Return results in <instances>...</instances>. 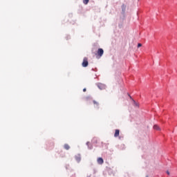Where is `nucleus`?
Masks as SVG:
<instances>
[{"label":"nucleus","mask_w":177,"mask_h":177,"mask_svg":"<svg viewBox=\"0 0 177 177\" xmlns=\"http://www.w3.org/2000/svg\"><path fill=\"white\" fill-rule=\"evenodd\" d=\"M103 53H104V50H103L102 48H98L97 51V57L100 59V57L103 56Z\"/></svg>","instance_id":"1"},{"label":"nucleus","mask_w":177,"mask_h":177,"mask_svg":"<svg viewBox=\"0 0 177 177\" xmlns=\"http://www.w3.org/2000/svg\"><path fill=\"white\" fill-rule=\"evenodd\" d=\"M88 58L84 57L82 62V67H88Z\"/></svg>","instance_id":"2"},{"label":"nucleus","mask_w":177,"mask_h":177,"mask_svg":"<svg viewBox=\"0 0 177 177\" xmlns=\"http://www.w3.org/2000/svg\"><path fill=\"white\" fill-rule=\"evenodd\" d=\"M97 88H99V89H101V91L103 89H106V85L102 83L97 84Z\"/></svg>","instance_id":"3"},{"label":"nucleus","mask_w":177,"mask_h":177,"mask_svg":"<svg viewBox=\"0 0 177 177\" xmlns=\"http://www.w3.org/2000/svg\"><path fill=\"white\" fill-rule=\"evenodd\" d=\"M75 160H76V161H77V162H80V161H81V155H80V154L76 155V156H75Z\"/></svg>","instance_id":"4"},{"label":"nucleus","mask_w":177,"mask_h":177,"mask_svg":"<svg viewBox=\"0 0 177 177\" xmlns=\"http://www.w3.org/2000/svg\"><path fill=\"white\" fill-rule=\"evenodd\" d=\"M97 161V164H100V165H102V164L104 162V161L103 160V158H98Z\"/></svg>","instance_id":"5"},{"label":"nucleus","mask_w":177,"mask_h":177,"mask_svg":"<svg viewBox=\"0 0 177 177\" xmlns=\"http://www.w3.org/2000/svg\"><path fill=\"white\" fill-rule=\"evenodd\" d=\"M127 9V6L125 5H122V15H125V10Z\"/></svg>","instance_id":"6"},{"label":"nucleus","mask_w":177,"mask_h":177,"mask_svg":"<svg viewBox=\"0 0 177 177\" xmlns=\"http://www.w3.org/2000/svg\"><path fill=\"white\" fill-rule=\"evenodd\" d=\"M115 138H118V136H120V130L116 129L115 134H114Z\"/></svg>","instance_id":"7"},{"label":"nucleus","mask_w":177,"mask_h":177,"mask_svg":"<svg viewBox=\"0 0 177 177\" xmlns=\"http://www.w3.org/2000/svg\"><path fill=\"white\" fill-rule=\"evenodd\" d=\"M86 145L88 146V148L89 149V150H92V149L93 148L91 145V143H89V142H86Z\"/></svg>","instance_id":"8"},{"label":"nucleus","mask_w":177,"mask_h":177,"mask_svg":"<svg viewBox=\"0 0 177 177\" xmlns=\"http://www.w3.org/2000/svg\"><path fill=\"white\" fill-rule=\"evenodd\" d=\"M153 129H156V131H160V127H158V125H157V124H155L153 126Z\"/></svg>","instance_id":"9"},{"label":"nucleus","mask_w":177,"mask_h":177,"mask_svg":"<svg viewBox=\"0 0 177 177\" xmlns=\"http://www.w3.org/2000/svg\"><path fill=\"white\" fill-rule=\"evenodd\" d=\"M64 149H65L66 150H70V145H68V144H65V145H64Z\"/></svg>","instance_id":"10"},{"label":"nucleus","mask_w":177,"mask_h":177,"mask_svg":"<svg viewBox=\"0 0 177 177\" xmlns=\"http://www.w3.org/2000/svg\"><path fill=\"white\" fill-rule=\"evenodd\" d=\"M133 104L134 106H136V107H139V104H138V102H136L135 100H133Z\"/></svg>","instance_id":"11"},{"label":"nucleus","mask_w":177,"mask_h":177,"mask_svg":"<svg viewBox=\"0 0 177 177\" xmlns=\"http://www.w3.org/2000/svg\"><path fill=\"white\" fill-rule=\"evenodd\" d=\"M88 3L89 0H83V3H84V5H88Z\"/></svg>","instance_id":"12"},{"label":"nucleus","mask_w":177,"mask_h":177,"mask_svg":"<svg viewBox=\"0 0 177 177\" xmlns=\"http://www.w3.org/2000/svg\"><path fill=\"white\" fill-rule=\"evenodd\" d=\"M93 104H95L97 107H99V102L93 100Z\"/></svg>","instance_id":"13"},{"label":"nucleus","mask_w":177,"mask_h":177,"mask_svg":"<svg viewBox=\"0 0 177 177\" xmlns=\"http://www.w3.org/2000/svg\"><path fill=\"white\" fill-rule=\"evenodd\" d=\"M140 46H142V44L139 43V44H138V48H140Z\"/></svg>","instance_id":"14"},{"label":"nucleus","mask_w":177,"mask_h":177,"mask_svg":"<svg viewBox=\"0 0 177 177\" xmlns=\"http://www.w3.org/2000/svg\"><path fill=\"white\" fill-rule=\"evenodd\" d=\"M83 92H86V88H84Z\"/></svg>","instance_id":"15"},{"label":"nucleus","mask_w":177,"mask_h":177,"mask_svg":"<svg viewBox=\"0 0 177 177\" xmlns=\"http://www.w3.org/2000/svg\"><path fill=\"white\" fill-rule=\"evenodd\" d=\"M167 175H169V171H167Z\"/></svg>","instance_id":"16"},{"label":"nucleus","mask_w":177,"mask_h":177,"mask_svg":"<svg viewBox=\"0 0 177 177\" xmlns=\"http://www.w3.org/2000/svg\"><path fill=\"white\" fill-rule=\"evenodd\" d=\"M87 177H91V176H87Z\"/></svg>","instance_id":"17"},{"label":"nucleus","mask_w":177,"mask_h":177,"mask_svg":"<svg viewBox=\"0 0 177 177\" xmlns=\"http://www.w3.org/2000/svg\"><path fill=\"white\" fill-rule=\"evenodd\" d=\"M146 177H149V176H147Z\"/></svg>","instance_id":"18"}]
</instances>
